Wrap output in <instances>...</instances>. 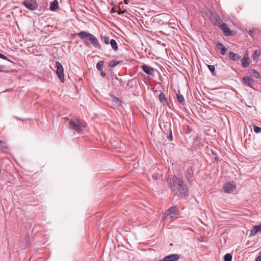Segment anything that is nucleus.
<instances>
[{
  "mask_svg": "<svg viewBox=\"0 0 261 261\" xmlns=\"http://www.w3.org/2000/svg\"><path fill=\"white\" fill-rule=\"evenodd\" d=\"M207 67L213 75H216L215 67L214 65H207Z\"/></svg>",
  "mask_w": 261,
  "mask_h": 261,
  "instance_id": "obj_26",
  "label": "nucleus"
},
{
  "mask_svg": "<svg viewBox=\"0 0 261 261\" xmlns=\"http://www.w3.org/2000/svg\"><path fill=\"white\" fill-rule=\"evenodd\" d=\"M222 189L224 192L227 194H233L237 192V186L236 182L233 181L225 183Z\"/></svg>",
  "mask_w": 261,
  "mask_h": 261,
  "instance_id": "obj_4",
  "label": "nucleus"
},
{
  "mask_svg": "<svg viewBox=\"0 0 261 261\" xmlns=\"http://www.w3.org/2000/svg\"><path fill=\"white\" fill-rule=\"evenodd\" d=\"M111 97L112 98L113 101H114V102L118 103V102H121L120 99L119 98L116 97L114 95H111Z\"/></svg>",
  "mask_w": 261,
  "mask_h": 261,
  "instance_id": "obj_31",
  "label": "nucleus"
},
{
  "mask_svg": "<svg viewBox=\"0 0 261 261\" xmlns=\"http://www.w3.org/2000/svg\"><path fill=\"white\" fill-rule=\"evenodd\" d=\"M5 68V66L2 65H0V72L3 71V69Z\"/></svg>",
  "mask_w": 261,
  "mask_h": 261,
  "instance_id": "obj_36",
  "label": "nucleus"
},
{
  "mask_svg": "<svg viewBox=\"0 0 261 261\" xmlns=\"http://www.w3.org/2000/svg\"><path fill=\"white\" fill-rule=\"evenodd\" d=\"M255 261H261V256H258L256 257Z\"/></svg>",
  "mask_w": 261,
  "mask_h": 261,
  "instance_id": "obj_37",
  "label": "nucleus"
},
{
  "mask_svg": "<svg viewBox=\"0 0 261 261\" xmlns=\"http://www.w3.org/2000/svg\"><path fill=\"white\" fill-rule=\"evenodd\" d=\"M152 177H153L154 179H155V180H156V179H157V178L156 177V176H154V175H153V176H152Z\"/></svg>",
  "mask_w": 261,
  "mask_h": 261,
  "instance_id": "obj_41",
  "label": "nucleus"
},
{
  "mask_svg": "<svg viewBox=\"0 0 261 261\" xmlns=\"http://www.w3.org/2000/svg\"><path fill=\"white\" fill-rule=\"evenodd\" d=\"M159 99L163 105L167 103V100L166 98L164 92H161L159 95Z\"/></svg>",
  "mask_w": 261,
  "mask_h": 261,
  "instance_id": "obj_18",
  "label": "nucleus"
},
{
  "mask_svg": "<svg viewBox=\"0 0 261 261\" xmlns=\"http://www.w3.org/2000/svg\"><path fill=\"white\" fill-rule=\"evenodd\" d=\"M228 57L230 60L233 61H237L241 58V56L237 54L232 51L229 53Z\"/></svg>",
  "mask_w": 261,
  "mask_h": 261,
  "instance_id": "obj_15",
  "label": "nucleus"
},
{
  "mask_svg": "<svg viewBox=\"0 0 261 261\" xmlns=\"http://www.w3.org/2000/svg\"><path fill=\"white\" fill-rule=\"evenodd\" d=\"M215 160L216 161H218V160H219V159H218V157L217 156H216L215 157Z\"/></svg>",
  "mask_w": 261,
  "mask_h": 261,
  "instance_id": "obj_40",
  "label": "nucleus"
},
{
  "mask_svg": "<svg viewBox=\"0 0 261 261\" xmlns=\"http://www.w3.org/2000/svg\"><path fill=\"white\" fill-rule=\"evenodd\" d=\"M176 97H177V101L179 103H180L182 105L185 104V98L182 96V95H181L180 93L179 92H178L177 93H176Z\"/></svg>",
  "mask_w": 261,
  "mask_h": 261,
  "instance_id": "obj_19",
  "label": "nucleus"
},
{
  "mask_svg": "<svg viewBox=\"0 0 261 261\" xmlns=\"http://www.w3.org/2000/svg\"><path fill=\"white\" fill-rule=\"evenodd\" d=\"M259 256H261V251L259 252Z\"/></svg>",
  "mask_w": 261,
  "mask_h": 261,
  "instance_id": "obj_42",
  "label": "nucleus"
},
{
  "mask_svg": "<svg viewBox=\"0 0 261 261\" xmlns=\"http://www.w3.org/2000/svg\"><path fill=\"white\" fill-rule=\"evenodd\" d=\"M100 72V75L102 77H105L106 76V73L103 71V70L99 71Z\"/></svg>",
  "mask_w": 261,
  "mask_h": 261,
  "instance_id": "obj_35",
  "label": "nucleus"
},
{
  "mask_svg": "<svg viewBox=\"0 0 261 261\" xmlns=\"http://www.w3.org/2000/svg\"><path fill=\"white\" fill-rule=\"evenodd\" d=\"M0 148L2 149H7L8 147L5 142L0 141Z\"/></svg>",
  "mask_w": 261,
  "mask_h": 261,
  "instance_id": "obj_30",
  "label": "nucleus"
},
{
  "mask_svg": "<svg viewBox=\"0 0 261 261\" xmlns=\"http://www.w3.org/2000/svg\"><path fill=\"white\" fill-rule=\"evenodd\" d=\"M56 67L57 68L56 74L60 81L64 82V69L62 65L58 61L55 62Z\"/></svg>",
  "mask_w": 261,
  "mask_h": 261,
  "instance_id": "obj_5",
  "label": "nucleus"
},
{
  "mask_svg": "<svg viewBox=\"0 0 261 261\" xmlns=\"http://www.w3.org/2000/svg\"><path fill=\"white\" fill-rule=\"evenodd\" d=\"M69 127L75 132L81 133L85 127L79 119L70 120L68 124Z\"/></svg>",
  "mask_w": 261,
  "mask_h": 261,
  "instance_id": "obj_3",
  "label": "nucleus"
},
{
  "mask_svg": "<svg viewBox=\"0 0 261 261\" xmlns=\"http://www.w3.org/2000/svg\"><path fill=\"white\" fill-rule=\"evenodd\" d=\"M111 46L112 49L114 51H117L118 50L117 43L116 41L114 39H111L110 42Z\"/></svg>",
  "mask_w": 261,
  "mask_h": 261,
  "instance_id": "obj_21",
  "label": "nucleus"
},
{
  "mask_svg": "<svg viewBox=\"0 0 261 261\" xmlns=\"http://www.w3.org/2000/svg\"><path fill=\"white\" fill-rule=\"evenodd\" d=\"M212 153L213 154L216 155V154L215 153V152L213 151H212Z\"/></svg>",
  "mask_w": 261,
  "mask_h": 261,
  "instance_id": "obj_43",
  "label": "nucleus"
},
{
  "mask_svg": "<svg viewBox=\"0 0 261 261\" xmlns=\"http://www.w3.org/2000/svg\"><path fill=\"white\" fill-rule=\"evenodd\" d=\"M23 5L30 10H35L38 8L36 0H25L22 2Z\"/></svg>",
  "mask_w": 261,
  "mask_h": 261,
  "instance_id": "obj_7",
  "label": "nucleus"
},
{
  "mask_svg": "<svg viewBox=\"0 0 261 261\" xmlns=\"http://www.w3.org/2000/svg\"><path fill=\"white\" fill-rule=\"evenodd\" d=\"M101 40L102 41H103V42L106 44H110V38L108 36H101Z\"/></svg>",
  "mask_w": 261,
  "mask_h": 261,
  "instance_id": "obj_25",
  "label": "nucleus"
},
{
  "mask_svg": "<svg viewBox=\"0 0 261 261\" xmlns=\"http://www.w3.org/2000/svg\"><path fill=\"white\" fill-rule=\"evenodd\" d=\"M59 8V3L58 0H54L50 3L49 9L51 11H55Z\"/></svg>",
  "mask_w": 261,
  "mask_h": 261,
  "instance_id": "obj_16",
  "label": "nucleus"
},
{
  "mask_svg": "<svg viewBox=\"0 0 261 261\" xmlns=\"http://www.w3.org/2000/svg\"><path fill=\"white\" fill-rule=\"evenodd\" d=\"M104 62L103 61H99L96 64V68L99 71L103 70Z\"/></svg>",
  "mask_w": 261,
  "mask_h": 261,
  "instance_id": "obj_24",
  "label": "nucleus"
},
{
  "mask_svg": "<svg viewBox=\"0 0 261 261\" xmlns=\"http://www.w3.org/2000/svg\"><path fill=\"white\" fill-rule=\"evenodd\" d=\"M232 260V255L230 253H227L225 255L224 260V261H231Z\"/></svg>",
  "mask_w": 261,
  "mask_h": 261,
  "instance_id": "obj_27",
  "label": "nucleus"
},
{
  "mask_svg": "<svg viewBox=\"0 0 261 261\" xmlns=\"http://www.w3.org/2000/svg\"><path fill=\"white\" fill-rule=\"evenodd\" d=\"M163 126L162 127L161 125H160V127H161L162 129L163 130L164 132H170V130H172V125L170 122H163Z\"/></svg>",
  "mask_w": 261,
  "mask_h": 261,
  "instance_id": "obj_14",
  "label": "nucleus"
},
{
  "mask_svg": "<svg viewBox=\"0 0 261 261\" xmlns=\"http://www.w3.org/2000/svg\"><path fill=\"white\" fill-rule=\"evenodd\" d=\"M219 28L222 30L225 36H230L231 35V31L226 23H222L220 24Z\"/></svg>",
  "mask_w": 261,
  "mask_h": 261,
  "instance_id": "obj_8",
  "label": "nucleus"
},
{
  "mask_svg": "<svg viewBox=\"0 0 261 261\" xmlns=\"http://www.w3.org/2000/svg\"><path fill=\"white\" fill-rule=\"evenodd\" d=\"M194 173V170L192 166L188 167L187 169L186 176L188 180H190L192 177Z\"/></svg>",
  "mask_w": 261,
  "mask_h": 261,
  "instance_id": "obj_17",
  "label": "nucleus"
},
{
  "mask_svg": "<svg viewBox=\"0 0 261 261\" xmlns=\"http://www.w3.org/2000/svg\"><path fill=\"white\" fill-rule=\"evenodd\" d=\"M261 230V224L256 225L253 227V229L251 231V234L255 235L257 232Z\"/></svg>",
  "mask_w": 261,
  "mask_h": 261,
  "instance_id": "obj_20",
  "label": "nucleus"
},
{
  "mask_svg": "<svg viewBox=\"0 0 261 261\" xmlns=\"http://www.w3.org/2000/svg\"><path fill=\"white\" fill-rule=\"evenodd\" d=\"M76 35L83 41L87 46H90L91 44L95 48H100L99 41L93 34L86 31H82L77 33Z\"/></svg>",
  "mask_w": 261,
  "mask_h": 261,
  "instance_id": "obj_2",
  "label": "nucleus"
},
{
  "mask_svg": "<svg viewBox=\"0 0 261 261\" xmlns=\"http://www.w3.org/2000/svg\"><path fill=\"white\" fill-rule=\"evenodd\" d=\"M253 130L256 133H261V127H258L255 125H253Z\"/></svg>",
  "mask_w": 261,
  "mask_h": 261,
  "instance_id": "obj_29",
  "label": "nucleus"
},
{
  "mask_svg": "<svg viewBox=\"0 0 261 261\" xmlns=\"http://www.w3.org/2000/svg\"><path fill=\"white\" fill-rule=\"evenodd\" d=\"M167 138L169 141H172L173 140V136L172 130L170 132H167Z\"/></svg>",
  "mask_w": 261,
  "mask_h": 261,
  "instance_id": "obj_32",
  "label": "nucleus"
},
{
  "mask_svg": "<svg viewBox=\"0 0 261 261\" xmlns=\"http://www.w3.org/2000/svg\"><path fill=\"white\" fill-rule=\"evenodd\" d=\"M116 79H117L118 81H120V82H121V81H122V79H121L119 78L118 77H116Z\"/></svg>",
  "mask_w": 261,
  "mask_h": 261,
  "instance_id": "obj_39",
  "label": "nucleus"
},
{
  "mask_svg": "<svg viewBox=\"0 0 261 261\" xmlns=\"http://www.w3.org/2000/svg\"><path fill=\"white\" fill-rule=\"evenodd\" d=\"M249 58L248 57V54H246L244 55L242 58L241 65L244 68H246L249 66Z\"/></svg>",
  "mask_w": 261,
  "mask_h": 261,
  "instance_id": "obj_13",
  "label": "nucleus"
},
{
  "mask_svg": "<svg viewBox=\"0 0 261 261\" xmlns=\"http://www.w3.org/2000/svg\"><path fill=\"white\" fill-rule=\"evenodd\" d=\"M143 71L145 72L147 75L153 76L154 69L149 67L147 65H143L141 66Z\"/></svg>",
  "mask_w": 261,
  "mask_h": 261,
  "instance_id": "obj_10",
  "label": "nucleus"
},
{
  "mask_svg": "<svg viewBox=\"0 0 261 261\" xmlns=\"http://www.w3.org/2000/svg\"><path fill=\"white\" fill-rule=\"evenodd\" d=\"M120 61L112 60L109 62V66L111 67H114L120 63Z\"/></svg>",
  "mask_w": 261,
  "mask_h": 261,
  "instance_id": "obj_23",
  "label": "nucleus"
},
{
  "mask_svg": "<svg viewBox=\"0 0 261 261\" xmlns=\"http://www.w3.org/2000/svg\"><path fill=\"white\" fill-rule=\"evenodd\" d=\"M222 23H224V22L222 21V20L221 19L219 18L216 20V24L217 26H218L219 27L220 24H221Z\"/></svg>",
  "mask_w": 261,
  "mask_h": 261,
  "instance_id": "obj_33",
  "label": "nucleus"
},
{
  "mask_svg": "<svg viewBox=\"0 0 261 261\" xmlns=\"http://www.w3.org/2000/svg\"><path fill=\"white\" fill-rule=\"evenodd\" d=\"M216 48L220 50V53L222 55H225L226 54V51L227 50V48L224 46V45L218 42L216 43Z\"/></svg>",
  "mask_w": 261,
  "mask_h": 261,
  "instance_id": "obj_11",
  "label": "nucleus"
},
{
  "mask_svg": "<svg viewBox=\"0 0 261 261\" xmlns=\"http://www.w3.org/2000/svg\"><path fill=\"white\" fill-rule=\"evenodd\" d=\"M242 81L244 84H246L247 85L250 87H252V86L254 84V80L249 76H247L243 77L242 79Z\"/></svg>",
  "mask_w": 261,
  "mask_h": 261,
  "instance_id": "obj_12",
  "label": "nucleus"
},
{
  "mask_svg": "<svg viewBox=\"0 0 261 261\" xmlns=\"http://www.w3.org/2000/svg\"><path fill=\"white\" fill-rule=\"evenodd\" d=\"M179 258V255L177 254H173L166 256L162 261H177Z\"/></svg>",
  "mask_w": 261,
  "mask_h": 261,
  "instance_id": "obj_9",
  "label": "nucleus"
},
{
  "mask_svg": "<svg viewBox=\"0 0 261 261\" xmlns=\"http://www.w3.org/2000/svg\"><path fill=\"white\" fill-rule=\"evenodd\" d=\"M252 71H253V73H252L253 76L257 79L260 78V74L258 71L254 69L252 70Z\"/></svg>",
  "mask_w": 261,
  "mask_h": 261,
  "instance_id": "obj_28",
  "label": "nucleus"
},
{
  "mask_svg": "<svg viewBox=\"0 0 261 261\" xmlns=\"http://www.w3.org/2000/svg\"><path fill=\"white\" fill-rule=\"evenodd\" d=\"M166 214L170 218H176L179 215V212L175 206H173L166 211Z\"/></svg>",
  "mask_w": 261,
  "mask_h": 261,
  "instance_id": "obj_6",
  "label": "nucleus"
},
{
  "mask_svg": "<svg viewBox=\"0 0 261 261\" xmlns=\"http://www.w3.org/2000/svg\"><path fill=\"white\" fill-rule=\"evenodd\" d=\"M0 58L4 59V60H8L7 59V57L6 56H5V55H4L1 53H0Z\"/></svg>",
  "mask_w": 261,
  "mask_h": 261,
  "instance_id": "obj_34",
  "label": "nucleus"
},
{
  "mask_svg": "<svg viewBox=\"0 0 261 261\" xmlns=\"http://www.w3.org/2000/svg\"><path fill=\"white\" fill-rule=\"evenodd\" d=\"M124 12H125V11H122L120 10L119 11H118V14H121L124 13Z\"/></svg>",
  "mask_w": 261,
  "mask_h": 261,
  "instance_id": "obj_38",
  "label": "nucleus"
},
{
  "mask_svg": "<svg viewBox=\"0 0 261 261\" xmlns=\"http://www.w3.org/2000/svg\"><path fill=\"white\" fill-rule=\"evenodd\" d=\"M260 55V51H259L258 50H256L254 52V53L252 55V59H253V60H254V61L257 60Z\"/></svg>",
  "mask_w": 261,
  "mask_h": 261,
  "instance_id": "obj_22",
  "label": "nucleus"
},
{
  "mask_svg": "<svg viewBox=\"0 0 261 261\" xmlns=\"http://www.w3.org/2000/svg\"><path fill=\"white\" fill-rule=\"evenodd\" d=\"M167 182L168 187L175 195L183 196L188 192L187 186L179 177L171 175L168 177Z\"/></svg>",
  "mask_w": 261,
  "mask_h": 261,
  "instance_id": "obj_1",
  "label": "nucleus"
}]
</instances>
